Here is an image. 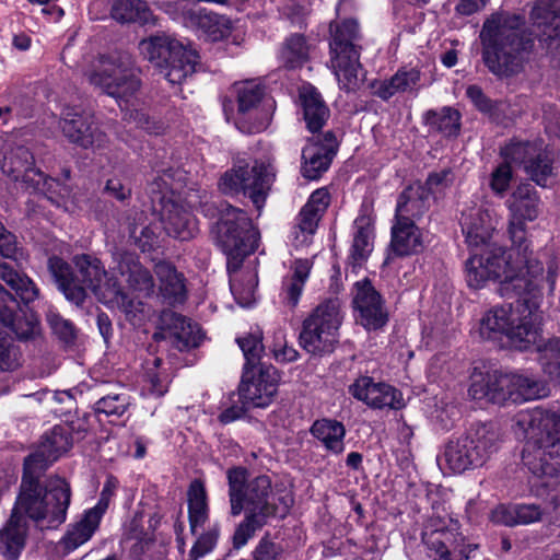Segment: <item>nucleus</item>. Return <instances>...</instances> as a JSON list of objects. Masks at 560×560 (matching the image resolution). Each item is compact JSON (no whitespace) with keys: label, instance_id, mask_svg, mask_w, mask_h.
I'll return each mask as SVG.
<instances>
[{"label":"nucleus","instance_id":"ddd939ff","mask_svg":"<svg viewBox=\"0 0 560 560\" xmlns=\"http://www.w3.org/2000/svg\"><path fill=\"white\" fill-rule=\"evenodd\" d=\"M275 174L269 162L237 159L220 178V190L225 195L247 196L257 210L266 201Z\"/></svg>","mask_w":560,"mask_h":560},{"label":"nucleus","instance_id":"a878e982","mask_svg":"<svg viewBox=\"0 0 560 560\" xmlns=\"http://www.w3.org/2000/svg\"><path fill=\"white\" fill-rule=\"evenodd\" d=\"M0 324L11 329L20 339L32 338L38 331V320L35 314L24 312L16 299L1 284Z\"/></svg>","mask_w":560,"mask_h":560},{"label":"nucleus","instance_id":"58836bf2","mask_svg":"<svg viewBox=\"0 0 560 560\" xmlns=\"http://www.w3.org/2000/svg\"><path fill=\"white\" fill-rule=\"evenodd\" d=\"M103 304L124 312L126 318L133 326H141L145 320L144 303L129 298L118 283L103 295Z\"/></svg>","mask_w":560,"mask_h":560},{"label":"nucleus","instance_id":"69168bd1","mask_svg":"<svg viewBox=\"0 0 560 560\" xmlns=\"http://www.w3.org/2000/svg\"><path fill=\"white\" fill-rule=\"evenodd\" d=\"M158 8L165 12L173 21L183 24L188 28L190 13L196 12V7H189L178 1H162L156 3Z\"/></svg>","mask_w":560,"mask_h":560},{"label":"nucleus","instance_id":"f03ea898","mask_svg":"<svg viewBox=\"0 0 560 560\" xmlns=\"http://www.w3.org/2000/svg\"><path fill=\"white\" fill-rule=\"evenodd\" d=\"M202 212L206 217H218L217 243L226 255L231 292L241 306H250L255 302L257 273L248 269L240 277L238 271L245 257L253 254L258 246V231L244 210L229 203L205 202Z\"/></svg>","mask_w":560,"mask_h":560},{"label":"nucleus","instance_id":"bf43d9fd","mask_svg":"<svg viewBox=\"0 0 560 560\" xmlns=\"http://www.w3.org/2000/svg\"><path fill=\"white\" fill-rule=\"evenodd\" d=\"M513 180V170L509 163L502 161L495 166L490 175L489 186L492 192L498 197H503L508 192Z\"/></svg>","mask_w":560,"mask_h":560},{"label":"nucleus","instance_id":"e433bc0d","mask_svg":"<svg viewBox=\"0 0 560 560\" xmlns=\"http://www.w3.org/2000/svg\"><path fill=\"white\" fill-rule=\"evenodd\" d=\"M352 396L371 408L398 409L404 406L401 392L397 387H349Z\"/></svg>","mask_w":560,"mask_h":560},{"label":"nucleus","instance_id":"4d7b16f0","mask_svg":"<svg viewBox=\"0 0 560 560\" xmlns=\"http://www.w3.org/2000/svg\"><path fill=\"white\" fill-rule=\"evenodd\" d=\"M23 364V353L9 337L0 338V372H14Z\"/></svg>","mask_w":560,"mask_h":560},{"label":"nucleus","instance_id":"774afa93","mask_svg":"<svg viewBox=\"0 0 560 560\" xmlns=\"http://www.w3.org/2000/svg\"><path fill=\"white\" fill-rule=\"evenodd\" d=\"M118 485H119V482L116 477H114L112 475L108 476L104 483L98 502L96 503L95 506L91 508L90 510H92L93 512L97 513L100 516L103 517L106 510L108 509L112 498L114 497V494L118 488Z\"/></svg>","mask_w":560,"mask_h":560},{"label":"nucleus","instance_id":"680f3d73","mask_svg":"<svg viewBox=\"0 0 560 560\" xmlns=\"http://www.w3.org/2000/svg\"><path fill=\"white\" fill-rule=\"evenodd\" d=\"M130 238L141 252H151L159 245V236L150 225L132 224Z\"/></svg>","mask_w":560,"mask_h":560},{"label":"nucleus","instance_id":"0e129e2a","mask_svg":"<svg viewBox=\"0 0 560 560\" xmlns=\"http://www.w3.org/2000/svg\"><path fill=\"white\" fill-rule=\"evenodd\" d=\"M47 322L52 329L54 334L65 343L73 342L75 338V330L72 323L62 318L58 313L49 311L47 313Z\"/></svg>","mask_w":560,"mask_h":560},{"label":"nucleus","instance_id":"4468645a","mask_svg":"<svg viewBox=\"0 0 560 560\" xmlns=\"http://www.w3.org/2000/svg\"><path fill=\"white\" fill-rule=\"evenodd\" d=\"M341 322V304L338 299L320 303L304 319L300 332V345L313 354L331 352L338 341V329Z\"/></svg>","mask_w":560,"mask_h":560},{"label":"nucleus","instance_id":"7ed1b4c3","mask_svg":"<svg viewBox=\"0 0 560 560\" xmlns=\"http://www.w3.org/2000/svg\"><path fill=\"white\" fill-rule=\"evenodd\" d=\"M480 42L482 61L499 79L521 74L534 49V38L525 30L524 16L502 10L483 22Z\"/></svg>","mask_w":560,"mask_h":560},{"label":"nucleus","instance_id":"a211bd4d","mask_svg":"<svg viewBox=\"0 0 560 560\" xmlns=\"http://www.w3.org/2000/svg\"><path fill=\"white\" fill-rule=\"evenodd\" d=\"M456 521L451 520L450 525L442 528L425 529L422 541L429 550L443 560H469L478 549L477 544H466V538L458 532Z\"/></svg>","mask_w":560,"mask_h":560},{"label":"nucleus","instance_id":"3c124183","mask_svg":"<svg viewBox=\"0 0 560 560\" xmlns=\"http://www.w3.org/2000/svg\"><path fill=\"white\" fill-rule=\"evenodd\" d=\"M524 172L529 179L538 186H547V180L552 174V161L549 158L542 141L536 149V153H534L529 159Z\"/></svg>","mask_w":560,"mask_h":560},{"label":"nucleus","instance_id":"c756f323","mask_svg":"<svg viewBox=\"0 0 560 560\" xmlns=\"http://www.w3.org/2000/svg\"><path fill=\"white\" fill-rule=\"evenodd\" d=\"M470 385H537L534 381L513 373H502L491 361L476 360L467 369Z\"/></svg>","mask_w":560,"mask_h":560},{"label":"nucleus","instance_id":"49530a36","mask_svg":"<svg viewBox=\"0 0 560 560\" xmlns=\"http://www.w3.org/2000/svg\"><path fill=\"white\" fill-rule=\"evenodd\" d=\"M302 175L314 180L329 168L334 158L327 154L318 143H308L302 151Z\"/></svg>","mask_w":560,"mask_h":560},{"label":"nucleus","instance_id":"09e8293b","mask_svg":"<svg viewBox=\"0 0 560 560\" xmlns=\"http://www.w3.org/2000/svg\"><path fill=\"white\" fill-rule=\"evenodd\" d=\"M541 140H522L512 138L500 148V156L509 165H516L523 167L528 164L529 159L536 153V149Z\"/></svg>","mask_w":560,"mask_h":560},{"label":"nucleus","instance_id":"13d9d810","mask_svg":"<svg viewBox=\"0 0 560 560\" xmlns=\"http://www.w3.org/2000/svg\"><path fill=\"white\" fill-rule=\"evenodd\" d=\"M539 352L544 371L560 380V338L550 339Z\"/></svg>","mask_w":560,"mask_h":560},{"label":"nucleus","instance_id":"c85d7f7f","mask_svg":"<svg viewBox=\"0 0 560 560\" xmlns=\"http://www.w3.org/2000/svg\"><path fill=\"white\" fill-rule=\"evenodd\" d=\"M425 247L424 232L413 221L395 220L392 226L390 248L396 256H410Z\"/></svg>","mask_w":560,"mask_h":560},{"label":"nucleus","instance_id":"cd10ccee","mask_svg":"<svg viewBox=\"0 0 560 560\" xmlns=\"http://www.w3.org/2000/svg\"><path fill=\"white\" fill-rule=\"evenodd\" d=\"M533 24L540 30L539 40L547 49L560 38V0H537L530 12Z\"/></svg>","mask_w":560,"mask_h":560},{"label":"nucleus","instance_id":"4c0bfd02","mask_svg":"<svg viewBox=\"0 0 560 560\" xmlns=\"http://www.w3.org/2000/svg\"><path fill=\"white\" fill-rule=\"evenodd\" d=\"M300 98L307 129L311 132L319 131L329 116V110L320 94L308 85L301 90Z\"/></svg>","mask_w":560,"mask_h":560},{"label":"nucleus","instance_id":"a18cd8bd","mask_svg":"<svg viewBox=\"0 0 560 560\" xmlns=\"http://www.w3.org/2000/svg\"><path fill=\"white\" fill-rule=\"evenodd\" d=\"M188 520L192 535H196L197 529L203 527L209 520L206 489L197 480L191 482L188 490Z\"/></svg>","mask_w":560,"mask_h":560},{"label":"nucleus","instance_id":"052dcab7","mask_svg":"<svg viewBox=\"0 0 560 560\" xmlns=\"http://www.w3.org/2000/svg\"><path fill=\"white\" fill-rule=\"evenodd\" d=\"M246 359L245 365L252 364L259 359L264 351L262 334L259 330L248 332L236 339Z\"/></svg>","mask_w":560,"mask_h":560},{"label":"nucleus","instance_id":"9d476101","mask_svg":"<svg viewBox=\"0 0 560 560\" xmlns=\"http://www.w3.org/2000/svg\"><path fill=\"white\" fill-rule=\"evenodd\" d=\"M139 50L145 59L161 69L164 78L173 85L182 84L196 71L199 63L196 49L165 33L142 39Z\"/></svg>","mask_w":560,"mask_h":560},{"label":"nucleus","instance_id":"de8ad7c7","mask_svg":"<svg viewBox=\"0 0 560 560\" xmlns=\"http://www.w3.org/2000/svg\"><path fill=\"white\" fill-rule=\"evenodd\" d=\"M424 122L432 131L445 137H455L460 129V114L452 107H443L439 110L430 109L424 116Z\"/></svg>","mask_w":560,"mask_h":560},{"label":"nucleus","instance_id":"9b49d317","mask_svg":"<svg viewBox=\"0 0 560 560\" xmlns=\"http://www.w3.org/2000/svg\"><path fill=\"white\" fill-rule=\"evenodd\" d=\"M498 431L492 424H476L456 441H451L445 450V460L455 474L485 465L501 445Z\"/></svg>","mask_w":560,"mask_h":560},{"label":"nucleus","instance_id":"bb28decb","mask_svg":"<svg viewBox=\"0 0 560 560\" xmlns=\"http://www.w3.org/2000/svg\"><path fill=\"white\" fill-rule=\"evenodd\" d=\"M158 279V292L163 302L170 306L184 304L188 299L187 279L174 264L159 260L154 265Z\"/></svg>","mask_w":560,"mask_h":560},{"label":"nucleus","instance_id":"79ce46f5","mask_svg":"<svg viewBox=\"0 0 560 560\" xmlns=\"http://www.w3.org/2000/svg\"><path fill=\"white\" fill-rule=\"evenodd\" d=\"M311 45L301 34H292L284 39L279 51L278 60L287 69L303 67L310 59Z\"/></svg>","mask_w":560,"mask_h":560},{"label":"nucleus","instance_id":"0eeeda50","mask_svg":"<svg viewBox=\"0 0 560 560\" xmlns=\"http://www.w3.org/2000/svg\"><path fill=\"white\" fill-rule=\"evenodd\" d=\"M78 273L63 259L54 256L48 260V268L58 289L65 298L75 305H82L86 299V290H91L103 303V295L108 293L117 281L107 279V272L100 259L89 255L74 258Z\"/></svg>","mask_w":560,"mask_h":560},{"label":"nucleus","instance_id":"1a4fd4ad","mask_svg":"<svg viewBox=\"0 0 560 560\" xmlns=\"http://www.w3.org/2000/svg\"><path fill=\"white\" fill-rule=\"evenodd\" d=\"M329 67L340 89L355 91L364 79L360 63L361 33L354 19L330 23Z\"/></svg>","mask_w":560,"mask_h":560},{"label":"nucleus","instance_id":"7c9ffc66","mask_svg":"<svg viewBox=\"0 0 560 560\" xmlns=\"http://www.w3.org/2000/svg\"><path fill=\"white\" fill-rule=\"evenodd\" d=\"M26 522L14 506L5 525L0 529V555L7 560H16L25 547Z\"/></svg>","mask_w":560,"mask_h":560},{"label":"nucleus","instance_id":"e2e57ef3","mask_svg":"<svg viewBox=\"0 0 560 560\" xmlns=\"http://www.w3.org/2000/svg\"><path fill=\"white\" fill-rule=\"evenodd\" d=\"M219 532V526L214 525L201 534L190 549L188 560H198L210 552L217 544Z\"/></svg>","mask_w":560,"mask_h":560},{"label":"nucleus","instance_id":"aec40b11","mask_svg":"<svg viewBox=\"0 0 560 560\" xmlns=\"http://www.w3.org/2000/svg\"><path fill=\"white\" fill-rule=\"evenodd\" d=\"M112 271L121 278L127 288L139 296L149 298L154 293V279L150 270L139 260V257L129 252L113 254Z\"/></svg>","mask_w":560,"mask_h":560},{"label":"nucleus","instance_id":"a19ab883","mask_svg":"<svg viewBox=\"0 0 560 560\" xmlns=\"http://www.w3.org/2000/svg\"><path fill=\"white\" fill-rule=\"evenodd\" d=\"M0 279L7 283L25 305L39 298L36 283L25 273L16 271L9 262H0Z\"/></svg>","mask_w":560,"mask_h":560},{"label":"nucleus","instance_id":"2eb2a0df","mask_svg":"<svg viewBox=\"0 0 560 560\" xmlns=\"http://www.w3.org/2000/svg\"><path fill=\"white\" fill-rule=\"evenodd\" d=\"M509 210V233L516 248L518 259H523V269L527 271V260H537L528 255L526 243V223L535 221L541 213V200L538 191L528 183L515 187L505 201Z\"/></svg>","mask_w":560,"mask_h":560},{"label":"nucleus","instance_id":"423d86ee","mask_svg":"<svg viewBox=\"0 0 560 560\" xmlns=\"http://www.w3.org/2000/svg\"><path fill=\"white\" fill-rule=\"evenodd\" d=\"M184 175L180 170H163L148 187L152 209L158 212L165 232L179 241H189L198 234V224L190 207L184 206L177 190Z\"/></svg>","mask_w":560,"mask_h":560},{"label":"nucleus","instance_id":"37998d69","mask_svg":"<svg viewBox=\"0 0 560 560\" xmlns=\"http://www.w3.org/2000/svg\"><path fill=\"white\" fill-rule=\"evenodd\" d=\"M110 14L120 23L155 24V16L143 0H115Z\"/></svg>","mask_w":560,"mask_h":560},{"label":"nucleus","instance_id":"72a5a7b5","mask_svg":"<svg viewBox=\"0 0 560 560\" xmlns=\"http://www.w3.org/2000/svg\"><path fill=\"white\" fill-rule=\"evenodd\" d=\"M538 448L534 459L523 455L529 470L540 479L553 477L560 474V441H534Z\"/></svg>","mask_w":560,"mask_h":560},{"label":"nucleus","instance_id":"8fccbe9b","mask_svg":"<svg viewBox=\"0 0 560 560\" xmlns=\"http://www.w3.org/2000/svg\"><path fill=\"white\" fill-rule=\"evenodd\" d=\"M354 235L351 249V257L355 261L364 260L373 247V225L368 215H360L354 220Z\"/></svg>","mask_w":560,"mask_h":560},{"label":"nucleus","instance_id":"4be33fe9","mask_svg":"<svg viewBox=\"0 0 560 560\" xmlns=\"http://www.w3.org/2000/svg\"><path fill=\"white\" fill-rule=\"evenodd\" d=\"M550 387H469L468 395L483 408L489 404L508 406L550 396Z\"/></svg>","mask_w":560,"mask_h":560},{"label":"nucleus","instance_id":"f8f14e48","mask_svg":"<svg viewBox=\"0 0 560 560\" xmlns=\"http://www.w3.org/2000/svg\"><path fill=\"white\" fill-rule=\"evenodd\" d=\"M246 475L241 467L228 471L231 514L237 516L244 510L268 520L276 516L270 478L261 475L247 480Z\"/></svg>","mask_w":560,"mask_h":560},{"label":"nucleus","instance_id":"6e6d98bb","mask_svg":"<svg viewBox=\"0 0 560 560\" xmlns=\"http://www.w3.org/2000/svg\"><path fill=\"white\" fill-rule=\"evenodd\" d=\"M268 518L256 515L255 513H245V518L241 522L233 535V546L236 549L244 547L247 541L261 529L267 523Z\"/></svg>","mask_w":560,"mask_h":560},{"label":"nucleus","instance_id":"f704fd0d","mask_svg":"<svg viewBox=\"0 0 560 560\" xmlns=\"http://www.w3.org/2000/svg\"><path fill=\"white\" fill-rule=\"evenodd\" d=\"M102 516L92 510H86L81 518L71 524L60 540L65 553H70L88 542L97 530Z\"/></svg>","mask_w":560,"mask_h":560},{"label":"nucleus","instance_id":"864d4df0","mask_svg":"<svg viewBox=\"0 0 560 560\" xmlns=\"http://www.w3.org/2000/svg\"><path fill=\"white\" fill-rule=\"evenodd\" d=\"M276 394V387H237L234 390L237 401H243L247 409L267 407Z\"/></svg>","mask_w":560,"mask_h":560},{"label":"nucleus","instance_id":"6e6552de","mask_svg":"<svg viewBox=\"0 0 560 560\" xmlns=\"http://www.w3.org/2000/svg\"><path fill=\"white\" fill-rule=\"evenodd\" d=\"M84 74L90 84L114 97L121 109L122 103L127 105L141 86L135 60L125 51L100 56Z\"/></svg>","mask_w":560,"mask_h":560},{"label":"nucleus","instance_id":"ea45409f","mask_svg":"<svg viewBox=\"0 0 560 560\" xmlns=\"http://www.w3.org/2000/svg\"><path fill=\"white\" fill-rule=\"evenodd\" d=\"M310 431L327 451L334 454H341L345 451L346 428L341 422L328 418L318 419L314 421Z\"/></svg>","mask_w":560,"mask_h":560},{"label":"nucleus","instance_id":"f3484780","mask_svg":"<svg viewBox=\"0 0 560 560\" xmlns=\"http://www.w3.org/2000/svg\"><path fill=\"white\" fill-rule=\"evenodd\" d=\"M59 126L70 142L84 149L102 148L108 140L106 133L94 121L93 115L77 106L63 108Z\"/></svg>","mask_w":560,"mask_h":560},{"label":"nucleus","instance_id":"f257e3e1","mask_svg":"<svg viewBox=\"0 0 560 560\" xmlns=\"http://www.w3.org/2000/svg\"><path fill=\"white\" fill-rule=\"evenodd\" d=\"M462 231L472 253L466 261V281L472 289H480L490 280H501L503 290L512 285L516 290L535 289L541 281L542 264L527 260V271L523 269V259H518L516 248L505 249L492 243L495 219L489 209L471 207L462 213Z\"/></svg>","mask_w":560,"mask_h":560},{"label":"nucleus","instance_id":"dca6fc26","mask_svg":"<svg viewBox=\"0 0 560 560\" xmlns=\"http://www.w3.org/2000/svg\"><path fill=\"white\" fill-rule=\"evenodd\" d=\"M2 173L14 182H21L25 188H33L42 194L57 191L60 184L34 167V156L24 145H7L0 159Z\"/></svg>","mask_w":560,"mask_h":560},{"label":"nucleus","instance_id":"2f4dec72","mask_svg":"<svg viewBox=\"0 0 560 560\" xmlns=\"http://www.w3.org/2000/svg\"><path fill=\"white\" fill-rule=\"evenodd\" d=\"M430 208V194L420 184L408 186L398 197L395 220L417 223Z\"/></svg>","mask_w":560,"mask_h":560},{"label":"nucleus","instance_id":"603ef678","mask_svg":"<svg viewBox=\"0 0 560 560\" xmlns=\"http://www.w3.org/2000/svg\"><path fill=\"white\" fill-rule=\"evenodd\" d=\"M279 381L280 376L275 366L254 362L244 365L240 385H277Z\"/></svg>","mask_w":560,"mask_h":560},{"label":"nucleus","instance_id":"5fc2aeb1","mask_svg":"<svg viewBox=\"0 0 560 560\" xmlns=\"http://www.w3.org/2000/svg\"><path fill=\"white\" fill-rule=\"evenodd\" d=\"M322 215L313 210H306L304 206L300 211L298 223L293 228L292 235L296 246H302L310 242L311 236L315 233Z\"/></svg>","mask_w":560,"mask_h":560},{"label":"nucleus","instance_id":"39448f33","mask_svg":"<svg viewBox=\"0 0 560 560\" xmlns=\"http://www.w3.org/2000/svg\"><path fill=\"white\" fill-rule=\"evenodd\" d=\"M43 474L28 476L23 471L21 491L15 508L42 528H54L66 521L70 505L69 483L59 477L49 478L45 492L39 483Z\"/></svg>","mask_w":560,"mask_h":560},{"label":"nucleus","instance_id":"20e7f679","mask_svg":"<svg viewBox=\"0 0 560 560\" xmlns=\"http://www.w3.org/2000/svg\"><path fill=\"white\" fill-rule=\"evenodd\" d=\"M498 281L503 296L514 293L521 299L515 303L497 305L487 311L480 320V335L486 339L504 335L511 346L526 350L537 343L540 337L541 316L538 308L542 284L546 281L544 269L541 270V281L535 289L528 287L516 290L510 285V289L503 290V282Z\"/></svg>","mask_w":560,"mask_h":560},{"label":"nucleus","instance_id":"338daca9","mask_svg":"<svg viewBox=\"0 0 560 560\" xmlns=\"http://www.w3.org/2000/svg\"><path fill=\"white\" fill-rule=\"evenodd\" d=\"M271 351L278 362H292L299 357V352L289 346L282 330L275 332Z\"/></svg>","mask_w":560,"mask_h":560},{"label":"nucleus","instance_id":"473e14b6","mask_svg":"<svg viewBox=\"0 0 560 560\" xmlns=\"http://www.w3.org/2000/svg\"><path fill=\"white\" fill-rule=\"evenodd\" d=\"M188 28L199 31L210 42H218L230 35L232 21L206 8H197L189 15Z\"/></svg>","mask_w":560,"mask_h":560},{"label":"nucleus","instance_id":"5701e85b","mask_svg":"<svg viewBox=\"0 0 560 560\" xmlns=\"http://www.w3.org/2000/svg\"><path fill=\"white\" fill-rule=\"evenodd\" d=\"M515 424L525 438L535 441H560V415L540 408L521 410Z\"/></svg>","mask_w":560,"mask_h":560},{"label":"nucleus","instance_id":"412c9836","mask_svg":"<svg viewBox=\"0 0 560 560\" xmlns=\"http://www.w3.org/2000/svg\"><path fill=\"white\" fill-rule=\"evenodd\" d=\"M160 330L154 334V337L161 336L168 339L179 351L198 347L203 337L197 323L170 310L161 313Z\"/></svg>","mask_w":560,"mask_h":560},{"label":"nucleus","instance_id":"c9c22d12","mask_svg":"<svg viewBox=\"0 0 560 560\" xmlns=\"http://www.w3.org/2000/svg\"><path fill=\"white\" fill-rule=\"evenodd\" d=\"M421 73L417 68H401L390 79L376 85V95L387 101L397 93H417L420 88Z\"/></svg>","mask_w":560,"mask_h":560},{"label":"nucleus","instance_id":"b1692460","mask_svg":"<svg viewBox=\"0 0 560 560\" xmlns=\"http://www.w3.org/2000/svg\"><path fill=\"white\" fill-rule=\"evenodd\" d=\"M354 310L358 312V322L368 330H376L386 325L388 313L380 293L370 281L355 283L353 298Z\"/></svg>","mask_w":560,"mask_h":560},{"label":"nucleus","instance_id":"c03bdc74","mask_svg":"<svg viewBox=\"0 0 560 560\" xmlns=\"http://www.w3.org/2000/svg\"><path fill=\"white\" fill-rule=\"evenodd\" d=\"M311 262L307 259L294 261L292 275L282 281L281 299L290 307H295L300 301L304 284L308 279Z\"/></svg>","mask_w":560,"mask_h":560},{"label":"nucleus","instance_id":"393cba45","mask_svg":"<svg viewBox=\"0 0 560 560\" xmlns=\"http://www.w3.org/2000/svg\"><path fill=\"white\" fill-rule=\"evenodd\" d=\"M234 90L237 96L238 113L242 116L255 113L258 118L252 122L246 124L245 120L240 119L236 122L237 128L242 132L256 133L262 131L268 125L267 114H260L259 104L264 97V86L256 80H246L234 84Z\"/></svg>","mask_w":560,"mask_h":560},{"label":"nucleus","instance_id":"6ab92c4d","mask_svg":"<svg viewBox=\"0 0 560 560\" xmlns=\"http://www.w3.org/2000/svg\"><path fill=\"white\" fill-rule=\"evenodd\" d=\"M72 439L67 425H55L47 432L36 452L28 455L24 460V471L43 474L59 456L70 450Z\"/></svg>","mask_w":560,"mask_h":560}]
</instances>
